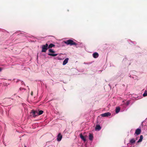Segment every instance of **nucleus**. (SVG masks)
<instances>
[{
  "mask_svg": "<svg viewBox=\"0 0 147 147\" xmlns=\"http://www.w3.org/2000/svg\"><path fill=\"white\" fill-rule=\"evenodd\" d=\"M23 89H25L23 88H20L19 89V90H23Z\"/></svg>",
  "mask_w": 147,
  "mask_h": 147,
  "instance_id": "21",
  "label": "nucleus"
},
{
  "mask_svg": "<svg viewBox=\"0 0 147 147\" xmlns=\"http://www.w3.org/2000/svg\"><path fill=\"white\" fill-rule=\"evenodd\" d=\"M48 45L47 43H46L45 45H42L41 48L42 49L41 50V52H46V51L48 49Z\"/></svg>",
  "mask_w": 147,
  "mask_h": 147,
  "instance_id": "2",
  "label": "nucleus"
},
{
  "mask_svg": "<svg viewBox=\"0 0 147 147\" xmlns=\"http://www.w3.org/2000/svg\"><path fill=\"white\" fill-rule=\"evenodd\" d=\"M24 147H27L26 146L24 145Z\"/></svg>",
  "mask_w": 147,
  "mask_h": 147,
  "instance_id": "25",
  "label": "nucleus"
},
{
  "mask_svg": "<svg viewBox=\"0 0 147 147\" xmlns=\"http://www.w3.org/2000/svg\"><path fill=\"white\" fill-rule=\"evenodd\" d=\"M57 54H52L51 53H49L48 54V55L50 56H52L53 57H55L57 55Z\"/></svg>",
  "mask_w": 147,
  "mask_h": 147,
  "instance_id": "14",
  "label": "nucleus"
},
{
  "mask_svg": "<svg viewBox=\"0 0 147 147\" xmlns=\"http://www.w3.org/2000/svg\"><path fill=\"white\" fill-rule=\"evenodd\" d=\"M43 113V111L42 110H40L38 112V115H40L42 114Z\"/></svg>",
  "mask_w": 147,
  "mask_h": 147,
  "instance_id": "17",
  "label": "nucleus"
},
{
  "mask_svg": "<svg viewBox=\"0 0 147 147\" xmlns=\"http://www.w3.org/2000/svg\"><path fill=\"white\" fill-rule=\"evenodd\" d=\"M143 96L144 97L147 96V91L145 90L143 94Z\"/></svg>",
  "mask_w": 147,
  "mask_h": 147,
  "instance_id": "19",
  "label": "nucleus"
},
{
  "mask_svg": "<svg viewBox=\"0 0 147 147\" xmlns=\"http://www.w3.org/2000/svg\"><path fill=\"white\" fill-rule=\"evenodd\" d=\"M143 138V136L142 135H141L140 137V139L138 140V142H140L142 141Z\"/></svg>",
  "mask_w": 147,
  "mask_h": 147,
  "instance_id": "15",
  "label": "nucleus"
},
{
  "mask_svg": "<svg viewBox=\"0 0 147 147\" xmlns=\"http://www.w3.org/2000/svg\"><path fill=\"white\" fill-rule=\"evenodd\" d=\"M101 129L100 126L99 125H97L95 127V130H98V131L100 130Z\"/></svg>",
  "mask_w": 147,
  "mask_h": 147,
  "instance_id": "10",
  "label": "nucleus"
},
{
  "mask_svg": "<svg viewBox=\"0 0 147 147\" xmlns=\"http://www.w3.org/2000/svg\"><path fill=\"white\" fill-rule=\"evenodd\" d=\"M55 45L53 44H50L48 46V48H52V47H55Z\"/></svg>",
  "mask_w": 147,
  "mask_h": 147,
  "instance_id": "13",
  "label": "nucleus"
},
{
  "mask_svg": "<svg viewBox=\"0 0 147 147\" xmlns=\"http://www.w3.org/2000/svg\"><path fill=\"white\" fill-rule=\"evenodd\" d=\"M2 70V68H0V72Z\"/></svg>",
  "mask_w": 147,
  "mask_h": 147,
  "instance_id": "24",
  "label": "nucleus"
},
{
  "mask_svg": "<svg viewBox=\"0 0 147 147\" xmlns=\"http://www.w3.org/2000/svg\"><path fill=\"white\" fill-rule=\"evenodd\" d=\"M98 56V54L97 52H95L93 54V56L95 58H97Z\"/></svg>",
  "mask_w": 147,
  "mask_h": 147,
  "instance_id": "8",
  "label": "nucleus"
},
{
  "mask_svg": "<svg viewBox=\"0 0 147 147\" xmlns=\"http://www.w3.org/2000/svg\"><path fill=\"white\" fill-rule=\"evenodd\" d=\"M89 139L90 140H93V135L90 133L89 134Z\"/></svg>",
  "mask_w": 147,
  "mask_h": 147,
  "instance_id": "11",
  "label": "nucleus"
},
{
  "mask_svg": "<svg viewBox=\"0 0 147 147\" xmlns=\"http://www.w3.org/2000/svg\"><path fill=\"white\" fill-rule=\"evenodd\" d=\"M49 53H55V51L53 50L52 49H50L49 50Z\"/></svg>",
  "mask_w": 147,
  "mask_h": 147,
  "instance_id": "18",
  "label": "nucleus"
},
{
  "mask_svg": "<svg viewBox=\"0 0 147 147\" xmlns=\"http://www.w3.org/2000/svg\"><path fill=\"white\" fill-rule=\"evenodd\" d=\"M141 131L140 129L139 128L137 129L136 130L134 135H138L140 134Z\"/></svg>",
  "mask_w": 147,
  "mask_h": 147,
  "instance_id": "5",
  "label": "nucleus"
},
{
  "mask_svg": "<svg viewBox=\"0 0 147 147\" xmlns=\"http://www.w3.org/2000/svg\"><path fill=\"white\" fill-rule=\"evenodd\" d=\"M31 95L32 96H33V92L32 91L31 92Z\"/></svg>",
  "mask_w": 147,
  "mask_h": 147,
  "instance_id": "22",
  "label": "nucleus"
},
{
  "mask_svg": "<svg viewBox=\"0 0 147 147\" xmlns=\"http://www.w3.org/2000/svg\"><path fill=\"white\" fill-rule=\"evenodd\" d=\"M62 138V136L61 134L60 133H59L58 135V136H57V140L58 141H60L61 140V139Z\"/></svg>",
  "mask_w": 147,
  "mask_h": 147,
  "instance_id": "7",
  "label": "nucleus"
},
{
  "mask_svg": "<svg viewBox=\"0 0 147 147\" xmlns=\"http://www.w3.org/2000/svg\"><path fill=\"white\" fill-rule=\"evenodd\" d=\"M31 113V115H33L34 117H35L38 116V111L37 110H32Z\"/></svg>",
  "mask_w": 147,
  "mask_h": 147,
  "instance_id": "3",
  "label": "nucleus"
},
{
  "mask_svg": "<svg viewBox=\"0 0 147 147\" xmlns=\"http://www.w3.org/2000/svg\"><path fill=\"white\" fill-rule=\"evenodd\" d=\"M24 82L23 81L22 82H21L22 84H24Z\"/></svg>",
  "mask_w": 147,
  "mask_h": 147,
  "instance_id": "23",
  "label": "nucleus"
},
{
  "mask_svg": "<svg viewBox=\"0 0 147 147\" xmlns=\"http://www.w3.org/2000/svg\"><path fill=\"white\" fill-rule=\"evenodd\" d=\"M68 60H69L68 58H67L65 59L63 62V65H65L67 63Z\"/></svg>",
  "mask_w": 147,
  "mask_h": 147,
  "instance_id": "9",
  "label": "nucleus"
},
{
  "mask_svg": "<svg viewBox=\"0 0 147 147\" xmlns=\"http://www.w3.org/2000/svg\"><path fill=\"white\" fill-rule=\"evenodd\" d=\"M120 108L119 107H117L115 109V112L116 113H118L120 111Z\"/></svg>",
  "mask_w": 147,
  "mask_h": 147,
  "instance_id": "12",
  "label": "nucleus"
},
{
  "mask_svg": "<svg viewBox=\"0 0 147 147\" xmlns=\"http://www.w3.org/2000/svg\"><path fill=\"white\" fill-rule=\"evenodd\" d=\"M129 104V101H127L126 103V105H128Z\"/></svg>",
  "mask_w": 147,
  "mask_h": 147,
  "instance_id": "20",
  "label": "nucleus"
},
{
  "mask_svg": "<svg viewBox=\"0 0 147 147\" xmlns=\"http://www.w3.org/2000/svg\"><path fill=\"white\" fill-rule=\"evenodd\" d=\"M111 113L109 112L106 113L101 114V116L103 117H107L111 115Z\"/></svg>",
  "mask_w": 147,
  "mask_h": 147,
  "instance_id": "4",
  "label": "nucleus"
},
{
  "mask_svg": "<svg viewBox=\"0 0 147 147\" xmlns=\"http://www.w3.org/2000/svg\"><path fill=\"white\" fill-rule=\"evenodd\" d=\"M80 138L84 141V142H85L86 141V136H83L82 134L81 133L80 134Z\"/></svg>",
  "mask_w": 147,
  "mask_h": 147,
  "instance_id": "6",
  "label": "nucleus"
},
{
  "mask_svg": "<svg viewBox=\"0 0 147 147\" xmlns=\"http://www.w3.org/2000/svg\"><path fill=\"white\" fill-rule=\"evenodd\" d=\"M136 140L134 139H131L130 141V143L131 144L134 143L135 142Z\"/></svg>",
  "mask_w": 147,
  "mask_h": 147,
  "instance_id": "16",
  "label": "nucleus"
},
{
  "mask_svg": "<svg viewBox=\"0 0 147 147\" xmlns=\"http://www.w3.org/2000/svg\"><path fill=\"white\" fill-rule=\"evenodd\" d=\"M64 43L67 45H70L71 46L75 45L76 46L77 44L74 42L73 40L70 39L66 41H64Z\"/></svg>",
  "mask_w": 147,
  "mask_h": 147,
  "instance_id": "1",
  "label": "nucleus"
}]
</instances>
